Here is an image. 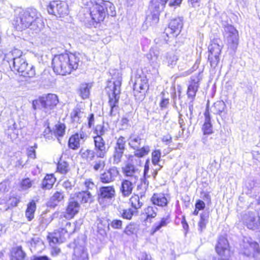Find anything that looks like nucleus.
<instances>
[{"mask_svg": "<svg viewBox=\"0 0 260 260\" xmlns=\"http://www.w3.org/2000/svg\"><path fill=\"white\" fill-rule=\"evenodd\" d=\"M32 186L31 181L29 178L23 179L21 182V188L22 190H26Z\"/></svg>", "mask_w": 260, "mask_h": 260, "instance_id": "55", "label": "nucleus"}, {"mask_svg": "<svg viewBox=\"0 0 260 260\" xmlns=\"http://www.w3.org/2000/svg\"><path fill=\"white\" fill-rule=\"evenodd\" d=\"M171 221L170 213H168L165 217L161 218L159 221L155 223L153 226V232L155 233L161 228L166 226Z\"/></svg>", "mask_w": 260, "mask_h": 260, "instance_id": "30", "label": "nucleus"}, {"mask_svg": "<svg viewBox=\"0 0 260 260\" xmlns=\"http://www.w3.org/2000/svg\"><path fill=\"white\" fill-rule=\"evenodd\" d=\"M109 224L107 225L104 224L103 221H100L98 224V232L102 235L106 234V228L109 229Z\"/></svg>", "mask_w": 260, "mask_h": 260, "instance_id": "58", "label": "nucleus"}, {"mask_svg": "<svg viewBox=\"0 0 260 260\" xmlns=\"http://www.w3.org/2000/svg\"><path fill=\"white\" fill-rule=\"evenodd\" d=\"M243 224L250 230H255L260 225V217L256 212H247L242 217Z\"/></svg>", "mask_w": 260, "mask_h": 260, "instance_id": "13", "label": "nucleus"}, {"mask_svg": "<svg viewBox=\"0 0 260 260\" xmlns=\"http://www.w3.org/2000/svg\"><path fill=\"white\" fill-rule=\"evenodd\" d=\"M105 166V161L102 159H99L94 162L93 165V169L95 171H98L99 170H102Z\"/></svg>", "mask_w": 260, "mask_h": 260, "instance_id": "56", "label": "nucleus"}, {"mask_svg": "<svg viewBox=\"0 0 260 260\" xmlns=\"http://www.w3.org/2000/svg\"><path fill=\"white\" fill-rule=\"evenodd\" d=\"M159 21L158 13H155L151 15H148L146 17V23H150V25H153L157 23Z\"/></svg>", "mask_w": 260, "mask_h": 260, "instance_id": "47", "label": "nucleus"}, {"mask_svg": "<svg viewBox=\"0 0 260 260\" xmlns=\"http://www.w3.org/2000/svg\"><path fill=\"white\" fill-rule=\"evenodd\" d=\"M178 123L180 127L182 129V133L183 134L186 128V125L185 120L183 118V115L179 113Z\"/></svg>", "mask_w": 260, "mask_h": 260, "instance_id": "61", "label": "nucleus"}, {"mask_svg": "<svg viewBox=\"0 0 260 260\" xmlns=\"http://www.w3.org/2000/svg\"><path fill=\"white\" fill-rule=\"evenodd\" d=\"M75 226L67 220H62L59 229L55 230L56 236L60 238V241L63 242L70 235L75 231Z\"/></svg>", "mask_w": 260, "mask_h": 260, "instance_id": "14", "label": "nucleus"}, {"mask_svg": "<svg viewBox=\"0 0 260 260\" xmlns=\"http://www.w3.org/2000/svg\"><path fill=\"white\" fill-rule=\"evenodd\" d=\"M118 211L121 216L125 219H131L135 213L137 212V211L134 210L131 208L125 209H118Z\"/></svg>", "mask_w": 260, "mask_h": 260, "instance_id": "42", "label": "nucleus"}, {"mask_svg": "<svg viewBox=\"0 0 260 260\" xmlns=\"http://www.w3.org/2000/svg\"><path fill=\"white\" fill-rule=\"evenodd\" d=\"M219 55H214L209 54L208 59L212 67L215 68L218 64L219 61Z\"/></svg>", "mask_w": 260, "mask_h": 260, "instance_id": "50", "label": "nucleus"}, {"mask_svg": "<svg viewBox=\"0 0 260 260\" xmlns=\"http://www.w3.org/2000/svg\"><path fill=\"white\" fill-rule=\"evenodd\" d=\"M151 201L153 205L161 207L167 206L169 203L167 197L164 193H154Z\"/></svg>", "mask_w": 260, "mask_h": 260, "instance_id": "25", "label": "nucleus"}, {"mask_svg": "<svg viewBox=\"0 0 260 260\" xmlns=\"http://www.w3.org/2000/svg\"><path fill=\"white\" fill-rule=\"evenodd\" d=\"M27 63L26 59L20 55L13 57L9 62V65L12 71H16L20 74L21 72H24Z\"/></svg>", "mask_w": 260, "mask_h": 260, "instance_id": "19", "label": "nucleus"}, {"mask_svg": "<svg viewBox=\"0 0 260 260\" xmlns=\"http://www.w3.org/2000/svg\"><path fill=\"white\" fill-rule=\"evenodd\" d=\"M164 62L169 67L173 68L177 63L178 57L174 52H168L165 56Z\"/></svg>", "mask_w": 260, "mask_h": 260, "instance_id": "32", "label": "nucleus"}, {"mask_svg": "<svg viewBox=\"0 0 260 260\" xmlns=\"http://www.w3.org/2000/svg\"><path fill=\"white\" fill-rule=\"evenodd\" d=\"M40 102L45 112H48L56 106L58 100L56 95L50 93L41 97L40 99Z\"/></svg>", "mask_w": 260, "mask_h": 260, "instance_id": "16", "label": "nucleus"}, {"mask_svg": "<svg viewBox=\"0 0 260 260\" xmlns=\"http://www.w3.org/2000/svg\"><path fill=\"white\" fill-rule=\"evenodd\" d=\"M81 155L83 158L87 161H90L94 159L96 156V152L95 150L86 149L83 152H81Z\"/></svg>", "mask_w": 260, "mask_h": 260, "instance_id": "44", "label": "nucleus"}, {"mask_svg": "<svg viewBox=\"0 0 260 260\" xmlns=\"http://www.w3.org/2000/svg\"><path fill=\"white\" fill-rule=\"evenodd\" d=\"M72 260H88V253L83 246H76L74 249Z\"/></svg>", "mask_w": 260, "mask_h": 260, "instance_id": "24", "label": "nucleus"}, {"mask_svg": "<svg viewBox=\"0 0 260 260\" xmlns=\"http://www.w3.org/2000/svg\"><path fill=\"white\" fill-rule=\"evenodd\" d=\"M80 62L79 54L65 53L55 56L52 65L55 73L65 75L70 74L72 70H76Z\"/></svg>", "mask_w": 260, "mask_h": 260, "instance_id": "2", "label": "nucleus"}, {"mask_svg": "<svg viewBox=\"0 0 260 260\" xmlns=\"http://www.w3.org/2000/svg\"><path fill=\"white\" fill-rule=\"evenodd\" d=\"M66 126L63 124H59L56 125L55 133L56 135L62 137L64 134Z\"/></svg>", "mask_w": 260, "mask_h": 260, "instance_id": "52", "label": "nucleus"}, {"mask_svg": "<svg viewBox=\"0 0 260 260\" xmlns=\"http://www.w3.org/2000/svg\"><path fill=\"white\" fill-rule=\"evenodd\" d=\"M111 226L114 229H120L122 226V221L115 219L111 223Z\"/></svg>", "mask_w": 260, "mask_h": 260, "instance_id": "60", "label": "nucleus"}, {"mask_svg": "<svg viewBox=\"0 0 260 260\" xmlns=\"http://www.w3.org/2000/svg\"><path fill=\"white\" fill-rule=\"evenodd\" d=\"M220 40H214L208 47L209 54L219 55L221 50V47L219 44Z\"/></svg>", "mask_w": 260, "mask_h": 260, "instance_id": "31", "label": "nucleus"}, {"mask_svg": "<svg viewBox=\"0 0 260 260\" xmlns=\"http://www.w3.org/2000/svg\"><path fill=\"white\" fill-rule=\"evenodd\" d=\"M76 200L81 203H91L93 201V196L89 190H84L76 193L74 195Z\"/></svg>", "mask_w": 260, "mask_h": 260, "instance_id": "26", "label": "nucleus"}, {"mask_svg": "<svg viewBox=\"0 0 260 260\" xmlns=\"http://www.w3.org/2000/svg\"><path fill=\"white\" fill-rule=\"evenodd\" d=\"M64 197V192L62 191H55L51 197L48 205L52 207H56L58 204L63 201Z\"/></svg>", "mask_w": 260, "mask_h": 260, "instance_id": "28", "label": "nucleus"}, {"mask_svg": "<svg viewBox=\"0 0 260 260\" xmlns=\"http://www.w3.org/2000/svg\"><path fill=\"white\" fill-rule=\"evenodd\" d=\"M189 111L190 112L189 117H188L190 120V123H191V119H192L193 116V111L194 110L193 108V100H191L190 102L189 103L188 105Z\"/></svg>", "mask_w": 260, "mask_h": 260, "instance_id": "63", "label": "nucleus"}, {"mask_svg": "<svg viewBox=\"0 0 260 260\" xmlns=\"http://www.w3.org/2000/svg\"><path fill=\"white\" fill-rule=\"evenodd\" d=\"M159 56V51L155 48L150 49L149 53L147 54V58L152 63L156 62L157 58Z\"/></svg>", "mask_w": 260, "mask_h": 260, "instance_id": "45", "label": "nucleus"}, {"mask_svg": "<svg viewBox=\"0 0 260 260\" xmlns=\"http://www.w3.org/2000/svg\"><path fill=\"white\" fill-rule=\"evenodd\" d=\"M136 181L130 179H123L122 181L120 191L123 197H128L132 193Z\"/></svg>", "mask_w": 260, "mask_h": 260, "instance_id": "22", "label": "nucleus"}, {"mask_svg": "<svg viewBox=\"0 0 260 260\" xmlns=\"http://www.w3.org/2000/svg\"><path fill=\"white\" fill-rule=\"evenodd\" d=\"M80 208V206L75 197L70 198L66 208V213L63 216L67 219L73 218L79 212Z\"/></svg>", "mask_w": 260, "mask_h": 260, "instance_id": "18", "label": "nucleus"}, {"mask_svg": "<svg viewBox=\"0 0 260 260\" xmlns=\"http://www.w3.org/2000/svg\"><path fill=\"white\" fill-rule=\"evenodd\" d=\"M93 138L96 156L100 158H104L109 149L108 144L106 143L105 138L101 136H94Z\"/></svg>", "mask_w": 260, "mask_h": 260, "instance_id": "15", "label": "nucleus"}, {"mask_svg": "<svg viewBox=\"0 0 260 260\" xmlns=\"http://www.w3.org/2000/svg\"><path fill=\"white\" fill-rule=\"evenodd\" d=\"M245 186L249 190H251L256 186V182L251 178H248L245 182Z\"/></svg>", "mask_w": 260, "mask_h": 260, "instance_id": "57", "label": "nucleus"}, {"mask_svg": "<svg viewBox=\"0 0 260 260\" xmlns=\"http://www.w3.org/2000/svg\"><path fill=\"white\" fill-rule=\"evenodd\" d=\"M195 207L197 209L203 210L205 207V204L203 201L199 200L197 201Z\"/></svg>", "mask_w": 260, "mask_h": 260, "instance_id": "64", "label": "nucleus"}, {"mask_svg": "<svg viewBox=\"0 0 260 260\" xmlns=\"http://www.w3.org/2000/svg\"><path fill=\"white\" fill-rule=\"evenodd\" d=\"M57 168L60 173L66 174L69 171V165L66 161L59 162Z\"/></svg>", "mask_w": 260, "mask_h": 260, "instance_id": "48", "label": "nucleus"}, {"mask_svg": "<svg viewBox=\"0 0 260 260\" xmlns=\"http://www.w3.org/2000/svg\"><path fill=\"white\" fill-rule=\"evenodd\" d=\"M125 138L120 136L117 140L114 147L112 159L113 165H118L121 160L125 148Z\"/></svg>", "mask_w": 260, "mask_h": 260, "instance_id": "10", "label": "nucleus"}, {"mask_svg": "<svg viewBox=\"0 0 260 260\" xmlns=\"http://www.w3.org/2000/svg\"><path fill=\"white\" fill-rule=\"evenodd\" d=\"M224 34L229 47L235 50L238 45V32L232 25L227 24L224 27Z\"/></svg>", "mask_w": 260, "mask_h": 260, "instance_id": "9", "label": "nucleus"}, {"mask_svg": "<svg viewBox=\"0 0 260 260\" xmlns=\"http://www.w3.org/2000/svg\"><path fill=\"white\" fill-rule=\"evenodd\" d=\"M202 79V75L199 73L197 75L191 77V83L189 85L187 89V94L188 98L191 100H194L196 95V93L198 90L199 87V82Z\"/></svg>", "mask_w": 260, "mask_h": 260, "instance_id": "17", "label": "nucleus"}, {"mask_svg": "<svg viewBox=\"0 0 260 260\" xmlns=\"http://www.w3.org/2000/svg\"><path fill=\"white\" fill-rule=\"evenodd\" d=\"M48 239L50 243L56 244V243H63L60 241V238L58 236L55 235V232L54 233L50 234L48 236Z\"/></svg>", "mask_w": 260, "mask_h": 260, "instance_id": "51", "label": "nucleus"}, {"mask_svg": "<svg viewBox=\"0 0 260 260\" xmlns=\"http://www.w3.org/2000/svg\"><path fill=\"white\" fill-rule=\"evenodd\" d=\"M161 156V152L159 150H155L152 153V162L154 165H158Z\"/></svg>", "mask_w": 260, "mask_h": 260, "instance_id": "49", "label": "nucleus"}, {"mask_svg": "<svg viewBox=\"0 0 260 260\" xmlns=\"http://www.w3.org/2000/svg\"><path fill=\"white\" fill-rule=\"evenodd\" d=\"M109 131L103 124L97 125L94 130V133L96 134L95 136H101V137L106 139V137L108 135Z\"/></svg>", "mask_w": 260, "mask_h": 260, "instance_id": "40", "label": "nucleus"}, {"mask_svg": "<svg viewBox=\"0 0 260 260\" xmlns=\"http://www.w3.org/2000/svg\"><path fill=\"white\" fill-rule=\"evenodd\" d=\"M240 250L243 254L248 256H255L259 251L258 243L249 237H244L240 244Z\"/></svg>", "mask_w": 260, "mask_h": 260, "instance_id": "8", "label": "nucleus"}, {"mask_svg": "<svg viewBox=\"0 0 260 260\" xmlns=\"http://www.w3.org/2000/svg\"><path fill=\"white\" fill-rule=\"evenodd\" d=\"M14 25L18 30L29 28L37 33L44 27V22L41 14L36 9L27 8L19 13Z\"/></svg>", "mask_w": 260, "mask_h": 260, "instance_id": "1", "label": "nucleus"}, {"mask_svg": "<svg viewBox=\"0 0 260 260\" xmlns=\"http://www.w3.org/2000/svg\"><path fill=\"white\" fill-rule=\"evenodd\" d=\"M122 171L125 176L130 177V180L137 181L139 171L134 165L131 163L127 164L125 167L122 168Z\"/></svg>", "mask_w": 260, "mask_h": 260, "instance_id": "23", "label": "nucleus"}, {"mask_svg": "<svg viewBox=\"0 0 260 260\" xmlns=\"http://www.w3.org/2000/svg\"><path fill=\"white\" fill-rule=\"evenodd\" d=\"M225 108V104L223 101H217L214 104L212 111L214 114H220L224 111Z\"/></svg>", "mask_w": 260, "mask_h": 260, "instance_id": "43", "label": "nucleus"}, {"mask_svg": "<svg viewBox=\"0 0 260 260\" xmlns=\"http://www.w3.org/2000/svg\"><path fill=\"white\" fill-rule=\"evenodd\" d=\"M209 215L208 213L203 212L200 215V219L198 223L199 230L202 232L206 226V224L208 221Z\"/></svg>", "mask_w": 260, "mask_h": 260, "instance_id": "39", "label": "nucleus"}, {"mask_svg": "<svg viewBox=\"0 0 260 260\" xmlns=\"http://www.w3.org/2000/svg\"><path fill=\"white\" fill-rule=\"evenodd\" d=\"M27 155L28 157L35 159L36 157V150L34 147H29L27 150Z\"/></svg>", "mask_w": 260, "mask_h": 260, "instance_id": "62", "label": "nucleus"}, {"mask_svg": "<svg viewBox=\"0 0 260 260\" xmlns=\"http://www.w3.org/2000/svg\"><path fill=\"white\" fill-rule=\"evenodd\" d=\"M157 208L155 206H148L144 210L143 214H145L147 219L154 218L157 215Z\"/></svg>", "mask_w": 260, "mask_h": 260, "instance_id": "41", "label": "nucleus"}, {"mask_svg": "<svg viewBox=\"0 0 260 260\" xmlns=\"http://www.w3.org/2000/svg\"><path fill=\"white\" fill-rule=\"evenodd\" d=\"M47 11L50 14L63 17L68 14L69 7L66 2L52 1L48 6Z\"/></svg>", "mask_w": 260, "mask_h": 260, "instance_id": "7", "label": "nucleus"}, {"mask_svg": "<svg viewBox=\"0 0 260 260\" xmlns=\"http://www.w3.org/2000/svg\"><path fill=\"white\" fill-rule=\"evenodd\" d=\"M144 195L141 194L140 196L139 195L133 196L130 199V203L132 207L134 209V210L137 211V209L141 208L143 205Z\"/></svg>", "mask_w": 260, "mask_h": 260, "instance_id": "29", "label": "nucleus"}, {"mask_svg": "<svg viewBox=\"0 0 260 260\" xmlns=\"http://www.w3.org/2000/svg\"><path fill=\"white\" fill-rule=\"evenodd\" d=\"M149 160H147L145 162V166H144V178L143 180V182H144V183L147 185L148 184V182L146 180V178L150 177V175H148V172L149 170Z\"/></svg>", "mask_w": 260, "mask_h": 260, "instance_id": "54", "label": "nucleus"}, {"mask_svg": "<svg viewBox=\"0 0 260 260\" xmlns=\"http://www.w3.org/2000/svg\"><path fill=\"white\" fill-rule=\"evenodd\" d=\"M90 88L91 86L89 84L84 83L80 85L79 93L82 99H85L88 97Z\"/></svg>", "mask_w": 260, "mask_h": 260, "instance_id": "37", "label": "nucleus"}, {"mask_svg": "<svg viewBox=\"0 0 260 260\" xmlns=\"http://www.w3.org/2000/svg\"><path fill=\"white\" fill-rule=\"evenodd\" d=\"M148 89V85L146 78L138 77L134 85V94L136 99L139 101L144 100Z\"/></svg>", "mask_w": 260, "mask_h": 260, "instance_id": "11", "label": "nucleus"}, {"mask_svg": "<svg viewBox=\"0 0 260 260\" xmlns=\"http://www.w3.org/2000/svg\"><path fill=\"white\" fill-rule=\"evenodd\" d=\"M216 251L220 256V260H231V252L227 239L223 236L218 238V243L215 247Z\"/></svg>", "mask_w": 260, "mask_h": 260, "instance_id": "12", "label": "nucleus"}, {"mask_svg": "<svg viewBox=\"0 0 260 260\" xmlns=\"http://www.w3.org/2000/svg\"><path fill=\"white\" fill-rule=\"evenodd\" d=\"M100 1V3L94 4L91 2V6L89 8L91 18L96 23L103 21L106 15L113 16L116 14L115 7L112 3L108 1Z\"/></svg>", "mask_w": 260, "mask_h": 260, "instance_id": "3", "label": "nucleus"}, {"mask_svg": "<svg viewBox=\"0 0 260 260\" xmlns=\"http://www.w3.org/2000/svg\"><path fill=\"white\" fill-rule=\"evenodd\" d=\"M26 256L25 253L21 246H18L13 249L11 253V258L13 260H23Z\"/></svg>", "mask_w": 260, "mask_h": 260, "instance_id": "33", "label": "nucleus"}, {"mask_svg": "<svg viewBox=\"0 0 260 260\" xmlns=\"http://www.w3.org/2000/svg\"><path fill=\"white\" fill-rule=\"evenodd\" d=\"M146 141L137 135H131L128 139V143L129 147L135 150L134 155L131 156V160H133L134 157L138 158L139 164L141 161L140 158L147 155L150 151L149 146L145 145Z\"/></svg>", "mask_w": 260, "mask_h": 260, "instance_id": "5", "label": "nucleus"}, {"mask_svg": "<svg viewBox=\"0 0 260 260\" xmlns=\"http://www.w3.org/2000/svg\"><path fill=\"white\" fill-rule=\"evenodd\" d=\"M55 182L52 174L47 175L42 182V187L45 189H51Z\"/></svg>", "mask_w": 260, "mask_h": 260, "instance_id": "34", "label": "nucleus"}, {"mask_svg": "<svg viewBox=\"0 0 260 260\" xmlns=\"http://www.w3.org/2000/svg\"><path fill=\"white\" fill-rule=\"evenodd\" d=\"M119 174L118 169L112 167L100 175V180L104 183H109L114 181Z\"/></svg>", "mask_w": 260, "mask_h": 260, "instance_id": "20", "label": "nucleus"}, {"mask_svg": "<svg viewBox=\"0 0 260 260\" xmlns=\"http://www.w3.org/2000/svg\"><path fill=\"white\" fill-rule=\"evenodd\" d=\"M85 188L88 190L89 189H92L95 187L94 183L91 181V179H86L83 183Z\"/></svg>", "mask_w": 260, "mask_h": 260, "instance_id": "59", "label": "nucleus"}, {"mask_svg": "<svg viewBox=\"0 0 260 260\" xmlns=\"http://www.w3.org/2000/svg\"><path fill=\"white\" fill-rule=\"evenodd\" d=\"M83 113L79 109H74L71 113V117L73 122L80 123Z\"/></svg>", "mask_w": 260, "mask_h": 260, "instance_id": "46", "label": "nucleus"}, {"mask_svg": "<svg viewBox=\"0 0 260 260\" xmlns=\"http://www.w3.org/2000/svg\"><path fill=\"white\" fill-rule=\"evenodd\" d=\"M115 196V189L113 186H102L99 189L98 200L101 205L107 206L111 203Z\"/></svg>", "mask_w": 260, "mask_h": 260, "instance_id": "6", "label": "nucleus"}, {"mask_svg": "<svg viewBox=\"0 0 260 260\" xmlns=\"http://www.w3.org/2000/svg\"><path fill=\"white\" fill-rule=\"evenodd\" d=\"M36 210V204L32 200L27 206V209L25 211V216L28 220L31 221L34 218V213Z\"/></svg>", "mask_w": 260, "mask_h": 260, "instance_id": "35", "label": "nucleus"}, {"mask_svg": "<svg viewBox=\"0 0 260 260\" xmlns=\"http://www.w3.org/2000/svg\"><path fill=\"white\" fill-rule=\"evenodd\" d=\"M136 229L137 225L134 223H131L126 227L124 233L128 235H130L134 234L136 232Z\"/></svg>", "mask_w": 260, "mask_h": 260, "instance_id": "53", "label": "nucleus"}, {"mask_svg": "<svg viewBox=\"0 0 260 260\" xmlns=\"http://www.w3.org/2000/svg\"><path fill=\"white\" fill-rule=\"evenodd\" d=\"M68 146L69 148L73 150H76L80 147V140L78 134L72 136L69 140Z\"/></svg>", "mask_w": 260, "mask_h": 260, "instance_id": "36", "label": "nucleus"}, {"mask_svg": "<svg viewBox=\"0 0 260 260\" xmlns=\"http://www.w3.org/2000/svg\"><path fill=\"white\" fill-rule=\"evenodd\" d=\"M121 80L119 78L108 83L106 88L109 95V105L110 107L109 115L114 116L118 113V101L120 93Z\"/></svg>", "mask_w": 260, "mask_h": 260, "instance_id": "4", "label": "nucleus"}, {"mask_svg": "<svg viewBox=\"0 0 260 260\" xmlns=\"http://www.w3.org/2000/svg\"><path fill=\"white\" fill-rule=\"evenodd\" d=\"M205 121L202 129L204 135H210L213 133V127L211 122V117L208 111L206 110L204 113Z\"/></svg>", "mask_w": 260, "mask_h": 260, "instance_id": "27", "label": "nucleus"}, {"mask_svg": "<svg viewBox=\"0 0 260 260\" xmlns=\"http://www.w3.org/2000/svg\"><path fill=\"white\" fill-rule=\"evenodd\" d=\"M182 26L183 22L181 18L178 17L171 20L168 28L166 29V35L168 36V33L170 32L173 35L174 37L177 36L180 33Z\"/></svg>", "mask_w": 260, "mask_h": 260, "instance_id": "21", "label": "nucleus"}, {"mask_svg": "<svg viewBox=\"0 0 260 260\" xmlns=\"http://www.w3.org/2000/svg\"><path fill=\"white\" fill-rule=\"evenodd\" d=\"M20 75L28 78H32L36 75V70L35 67L32 64L26 63V66L24 72H21Z\"/></svg>", "mask_w": 260, "mask_h": 260, "instance_id": "38", "label": "nucleus"}]
</instances>
